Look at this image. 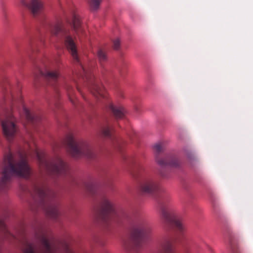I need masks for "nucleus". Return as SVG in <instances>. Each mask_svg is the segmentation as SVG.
<instances>
[{"label":"nucleus","mask_w":253,"mask_h":253,"mask_svg":"<svg viewBox=\"0 0 253 253\" xmlns=\"http://www.w3.org/2000/svg\"><path fill=\"white\" fill-rule=\"evenodd\" d=\"M28 155L35 157L41 169L52 176H57V157L48 160L44 154L41 153L38 149L31 152H19L18 157L14 156L10 152L4 156L1 164V173L0 174V189L4 190L8 188V183L12 176L28 177L31 170L27 162Z\"/></svg>","instance_id":"1"},{"label":"nucleus","mask_w":253,"mask_h":253,"mask_svg":"<svg viewBox=\"0 0 253 253\" xmlns=\"http://www.w3.org/2000/svg\"><path fill=\"white\" fill-rule=\"evenodd\" d=\"M4 101L9 104V109L5 110L4 116L0 119L1 125L4 135L8 140H10L15 135L18 127L16 125L18 114L22 119L24 118L28 123L34 124L40 120V118L31 113L23 103L20 92L17 96L12 90L11 86L7 83V86L4 88Z\"/></svg>","instance_id":"2"},{"label":"nucleus","mask_w":253,"mask_h":253,"mask_svg":"<svg viewBox=\"0 0 253 253\" xmlns=\"http://www.w3.org/2000/svg\"><path fill=\"white\" fill-rule=\"evenodd\" d=\"M53 36L63 39L65 45L72 55L74 62L78 63L80 66V76L87 82L88 89L97 98L99 97L105 98L106 91L102 85L91 74L89 69L85 67L81 62L78 53L76 44L71 37L70 31L64 28L61 23L54 25L46 23Z\"/></svg>","instance_id":"3"},{"label":"nucleus","mask_w":253,"mask_h":253,"mask_svg":"<svg viewBox=\"0 0 253 253\" xmlns=\"http://www.w3.org/2000/svg\"><path fill=\"white\" fill-rule=\"evenodd\" d=\"M31 194L38 207L44 210L51 218H57L59 211L54 191L45 185H35Z\"/></svg>","instance_id":"4"},{"label":"nucleus","mask_w":253,"mask_h":253,"mask_svg":"<svg viewBox=\"0 0 253 253\" xmlns=\"http://www.w3.org/2000/svg\"><path fill=\"white\" fill-rule=\"evenodd\" d=\"M65 143L68 151L74 157L85 156L92 158L94 157V152L90 144L85 141H76L72 134L67 136Z\"/></svg>","instance_id":"5"},{"label":"nucleus","mask_w":253,"mask_h":253,"mask_svg":"<svg viewBox=\"0 0 253 253\" xmlns=\"http://www.w3.org/2000/svg\"><path fill=\"white\" fill-rule=\"evenodd\" d=\"M152 232L151 225L144 219L139 218L133 223L131 238L136 247L139 246L143 240L148 239Z\"/></svg>","instance_id":"6"},{"label":"nucleus","mask_w":253,"mask_h":253,"mask_svg":"<svg viewBox=\"0 0 253 253\" xmlns=\"http://www.w3.org/2000/svg\"><path fill=\"white\" fill-rule=\"evenodd\" d=\"M37 237L40 245L26 242L23 253H54L55 249L50 244L44 233L37 235Z\"/></svg>","instance_id":"7"},{"label":"nucleus","mask_w":253,"mask_h":253,"mask_svg":"<svg viewBox=\"0 0 253 253\" xmlns=\"http://www.w3.org/2000/svg\"><path fill=\"white\" fill-rule=\"evenodd\" d=\"M161 217L164 224V228L166 231L175 227L180 231L183 229V225L177 218L173 211L169 206L161 204Z\"/></svg>","instance_id":"8"},{"label":"nucleus","mask_w":253,"mask_h":253,"mask_svg":"<svg viewBox=\"0 0 253 253\" xmlns=\"http://www.w3.org/2000/svg\"><path fill=\"white\" fill-rule=\"evenodd\" d=\"M97 212L99 219L106 224L116 221L119 216L112 204L106 198H103L100 202Z\"/></svg>","instance_id":"9"},{"label":"nucleus","mask_w":253,"mask_h":253,"mask_svg":"<svg viewBox=\"0 0 253 253\" xmlns=\"http://www.w3.org/2000/svg\"><path fill=\"white\" fill-rule=\"evenodd\" d=\"M155 153V160L158 165L163 168L170 167L178 168L180 166V163L175 156L169 155L164 158L160 157L159 154L164 150V145L160 142L154 146Z\"/></svg>","instance_id":"10"},{"label":"nucleus","mask_w":253,"mask_h":253,"mask_svg":"<svg viewBox=\"0 0 253 253\" xmlns=\"http://www.w3.org/2000/svg\"><path fill=\"white\" fill-rule=\"evenodd\" d=\"M59 61L45 64L44 70H40V74L48 82H56L60 76Z\"/></svg>","instance_id":"11"},{"label":"nucleus","mask_w":253,"mask_h":253,"mask_svg":"<svg viewBox=\"0 0 253 253\" xmlns=\"http://www.w3.org/2000/svg\"><path fill=\"white\" fill-rule=\"evenodd\" d=\"M139 188L143 193L153 194L158 190V184L152 175L147 173L141 176Z\"/></svg>","instance_id":"12"},{"label":"nucleus","mask_w":253,"mask_h":253,"mask_svg":"<svg viewBox=\"0 0 253 253\" xmlns=\"http://www.w3.org/2000/svg\"><path fill=\"white\" fill-rule=\"evenodd\" d=\"M22 4L26 7L35 17L41 14L44 9L42 0H22Z\"/></svg>","instance_id":"13"},{"label":"nucleus","mask_w":253,"mask_h":253,"mask_svg":"<svg viewBox=\"0 0 253 253\" xmlns=\"http://www.w3.org/2000/svg\"><path fill=\"white\" fill-rule=\"evenodd\" d=\"M172 237H166L159 244L158 253H175Z\"/></svg>","instance_id":"14"},{"label":"nucleus","mask_w":253,"mask_h":253,"mask_svg":"<svg viewBox=\"0 0 253 253\" xmlns=\"http://www.w3.org/2000/svg\"><path fill=\"white\" fill-rule=\"evenodd\" d=\"M109 109L112 112L116 118L122 119L124 117L126 111L123 106H114L112 103L108 105Z\"/></svg>","instance_id":"15"},{"label":"nucleus","mask_w":253,"mask_h":253,"mask_svg":"<svg viewBox=\"0 0 253 253\" xmlns=\"http://www.w3.org/2000/svg\"><path fill=\"white\" fill-rule=\"evenodd\" d=\"M72 26L74 30L79 36H80V34L83 33V30L81 25L80 17L75 12L72 13Z\"/></svg>","instance_id":"16"},{"label":"nucleus","mask_w":253,"mask_h":253,"mask_svg":"<svg viewBox=\"0 0 253 253\" xmlns=\"http://www.w3.org/2000/svg\"><path fill=\"white\" fill-rule=\"evenodd\" d=\"M0 230L2 232L3 238L5 239H8L10 236H12L11 233L8 231L7 227L4 222L0 220Z\"/></svg>","instance_id":"17"},{"label":"nucleus","mask_w":253,"mask_h":253,"mask_svg":"<svg viewBox=\"0 0 253 253\" xmlns=\"http://www.w3.org/2000/svg\"><path fill=\"white\" fill-rule=\"evenodd\" d=\"M100 133L103 136L110 138L112 136V131L110 127L106 126L102 127Z\"/></svg>","instance_id":"18"},{"label":"nucleus","mask_w":253,"mask_h":253,"mask_svg":"<svg viewBox=\"0 0 253 253\" xmlns=\"http://www.w3.org/2000/svg\"><path fill=\"white\" fill-rule=\"evenodd\" d=\"M66 89L67 90L68 95L70 101L73 104H75V101L73 97L72 96V92L73 91V86L70 85L69 84L67 83L66 84Z\"/></svg>","instance_id":"19"},{"label":"nucleus","mask_w":253,"mask_h":253,"mask_svg":"<svg viewBox=\"0 0 253 253\" xmlns=\"http://www.w3.org/2000/svg\"><path fill=\"white\" fill-rule=\"evenodd\" d=\"M97 56L101 64L107 60V56L105 52L101 49L98 50Z\"/></svg>","instance_id":"20"},{"label":"nucleus","mask_w":253,"mask_h":253,"mask_svg":"<svg viewBox=\"0 0 253 253\" xmlns=\"http://www.w3.org/2000/svg\"><path fill=\"white\" fill-rule=\"evenodd\" d=\"M101 1L102 0H90L89 1L90 8L93 10L97 9Z\"/></svg>","instance_id":"21"},{"label":"nucleus","mask_w":253,"mask_h":253,"mask_svg":"<svg viewBox=\"0 0 253 253\" xmlns=\"http://www.w3.org/2000/svg\"><path fill=\"white\" fill-rule=\"evenodd\" d=\"M185 153L189 160L192 161L196 160V156L191 150H185Z\"/></svg>","instance_id":"22"},{"label":"nucleus","mask_w":253,"mask_h":253,"mask_svg":"<svg viewBox=\"0 0 253 253\" xmlns=\"http://www.w3.org/2000/svg\"><path fill=\"white\" fill-rule=\"evenodd\" d=\"M85 187L87 191L90 194H93L95 193L96 187L94 184L92 183H88L86 185Z\"/></svg>","instance_id":"23"},{"label":"nucleus","mask_w":253,"mask_h":253,"mask_svg":"<svg viewBox=\"0 0 253 253\" xmlns=\"http://www.w3.org/2000/svg\"><path fill=\"white\" fill-rule=\"evenodd\" d=\"M114 48L118 49L120 46V41L118 39H116L113 42Z\"/></svg>","instance_id":"24"},{"label":"nucleus","mask_w":253,"mask_h":253,"mask_svg":"<svg viewBox=\"0 0 253 253\" xmlns=\"http://www.w3.org/2000/svg\"><path fill=\"white\" fill-rule=\"evenodd\" d=\"M117 147H118V150L119 151H121L122 150V146L124 145V143H123L122 142H121V141H118L117 142Z\"/></svg>","instance_id":"25"},{"label":"nucleus","mask_w":253,"mask_h":253,"mask_svg":"<svg viewBox=\"0 0 253 253\" xmlns=\"http://www.w3.org/2000/svg\"><path fill=\"white\" fill-rule=\"evenodd\" d=\"M160 175H161V176H162L163 177H164V178L167 177V174H166L163 171H160Z\"/></svg>","instance_id":"26"},{"label":"nucleus","mask_w":253,"mask_h":253,"mask_svg":"<svg viewBox=\"0 0 253 253\" xmlns=\"http://www.w3.org/2000/svg\"><path fill=\"white\" fill-rule=\"evenodd\" d=\"M66 252L67 253H73L69 250L68 247H66Z\"/></svg>","instance_id":"27"},{"label":"nucleus","mask_w":253,"mask_h":253,"mask_svg":"<svg viewBox=\"0 0 253 253\" xmlns=\"http://www.w3.org/2000/svg\"><path fill=\"white\" fill-rule=\"evenodd\" d=\"M38 78V75H35V78L36 79Z\"/></svg>","instance_id":"28"},{"label":"nucleus","mask_w":253,"mask_h":253,"mask_svg":"<svg viewBox=\"0 0 253 253\" xmlns=\"http://www.w3.org/2000/svg\"><path fill=\"white\" fill-rule=\"evenodd\" d=\"M77 89L78 90V91H79V92H80V91H80V89H79V88L78 86H77Z\"/></svg>","instance_id":"29"},{"label":"nucleus","mask_w":253,"mask_h":253,"mask_svg":"<svg viewBox=\"0 0 253 253\" xmlns=\"http://www.w3.org/2000/svg\"><path fill=\"white\" fill-rule=\"evenodd\" d=\"M74 84L75 85H76V81H74Z\"/></svg>","instance_id":"30"}]
</instances>
